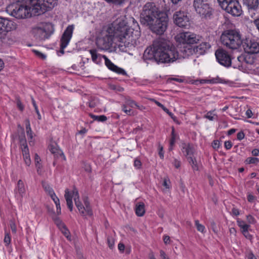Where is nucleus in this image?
Returning a JSON list of instances; mask_svg holds the SVG:
<instances>
[{
    "mask_svg": "<svg viewBox=\"0 0 259 259\" xmlns=\"http://www.w3.org/2000/svg\"><path fill=\"white\" fill-rule=\"evenodd\" d=\"M134 28L129 27L124 17L118 18L106 28L104 36L99 37L97 45L101 50L108 49L112 44V37L117 38L119 46L132 48L136 47L139 42L140 36V28L135 20L131 19Z\"/></svg>",
    "mask_w": 259,
    "mask_h": 259,
    "instance_id": "nucleus-1",
    "label": "nucleus"
},
{
    "mask_svg": "<svg viewBox=\"0 0 259 259\" xmlns=\"http://www.w3.org/2000/svg\"><path fill=\"white\" fill-rule=\"evenodd\" d=\"M141 22L148 26L151 31L162 34L167 27L168 18L166 13L160 11L153 3H147L140 14Z\"/></svg>",
    "mask_w": 259,
    "mask_h": 259,
    "instance_id": "nucleus-2",
    "label": "nucleus"
},
{
    "mask_svg": "<svg viewBox=\"0 0 259 259\" xmlns=\"http://www.w3.org/2000/svg\"><path fill=\"white\" fill-rule=\"evenodd\" d=\"M155 45L156 48L157 62H173L181 57L175 46L169 41L159 38L155 40Z\"/></svg>",
    "mask_w": 259,
    "mask_h": 259,
    "instance_id": "nucleus-3",
    "label": "nucleus"
},
{
    "mask_svg": "<svg viewBox=\"0 0 259 259\" xmlns=\"http://www.w3.org/2000/svg\"><path fill=\"white\" fill-rule=\"evenodd\" d=\"M64 197L66 201L67 206L70 211H72L73 209L72 198H73L76 206L82 215L91 216L93 214L88 199L84 198L83 199V204H82V203L79 201V194L76 189H74L72 191H69L68 189H66Z\"/></svg>",
    "mask_w": 259,
    "mask_h": 259,
    "instance_id": "nucleus-4",
    "label": "nucleus"
},
{
    "mask_svg": "<svg viewBox=\"0 0 259 259\" xmlns=\"http://www.w3.org/2000/svg\"><path fill=\"white\" fill-rule=\"evenodd\" d=\"M221 40L224 46L233 50L240 48L243 42L240 33L233 30L225 31L221 35Z\"/></svg>",
    "mask_w": 259,
    "mask_h": 259,
    "instance_id": "nucleus-5",
    "label": "nucleus"
},
{
    "mask_svg": "<svg viewBox=\"0 0 259 259\" xmlns=\"http://www.w3.org/2000/svg\"><path fill=\"white\" fill-rule=\"evenodd\" d=\"M11 15L17 19H24L31 16L32 6L29 0V5H24L20 3L13 4L8 7Z\"/></svg>",
    "mask_w": 259,
    "mask_h": 259,
    "instance_id": "nucleus-6",
    "label": "nucleus"
},
{
    "mask_svg": "<svg viewBox=\"0 0 259 259\" xmlns=\"http://www.w3.org/2000/svg\"><path fill=\"white\" fill-rule=\"evenodd\" d=\"M58 3V0H30L32 12L40 15L53 9Z\"/></svg>",
    "mask_w": 259,
    "mask_h": 259,
    "instance_id": "nucleus-7",
    "label": "nucleus"
},
{
    "mask_svg": "<svg viewBox=\"0 0 259 259\" xmlns=\"http://www.w3.org/2000/svg\"><path fill=\"white\" fill-rule=\"evenodd\" d=\"M32 32L36 39L44 40L53 33V27L50 23L41 22L32 28Z\"/></svg>",
    "mask_w": 259,
    "mask_h": 259,
    "instance_id": "nucleus-8",
    "label": "nucleus"
},
{
    "mask_svg": "<svg viewBox=\"0 0 259 259\" xmlns=\"http://www.w3.org/2000/svg\"><path fill=\"white\" fill-rule=\"evenodd\" d=\"M193 7L202 19H209L212 15V9L204 0H194Z\"/></svg>",
    "mask_w": 259,
    "mask_h": 259,
    "instance_id": "nucleus-9",
    "label": "nucleus"
},
{
    "mask_svg": "<svg viewBox=\"0 0 259 259\" xmlns=\"http://www.w3.org/2000/svg\"><path fill=\"white\" fill-rule=\"evenodd\" d=\"M210 48V45L209 43L206 42H202L199 45L193 48L191 46L185 47L181 50V52L183 53L182 57L185 58L193 54L203 55Z\"/></svg>",
    "mask_w": 259,
    "mask_h": 259,
    "instance_id": "nucleus-10",
    "label": "nucleus"
},
{
    "mask_svg": "<svg viewBox=\"0 0 259 259\" xmlns=\"http://www.w3.org/2000/svg\"><path fill=\"white\" fill-rule=\"evenodd\" d=\"M201 37L191 32H183L178 34L176 40L180 44H187L188 47L190 45L197 44L200 40Z\"/></svg>",
    "mask_w": 259,
    "mask_h": 259,
    "instance_id": "nucleus-11",
    "label": "nucleus"
},
{
    "mask_svg": "<svg viewBox=\"0 0 259 259\" xmlns=\"http://www.w3.org/2000/svg\"><path fill=\"white\" fill-rule=\"evenodd\" d=\"M215 56L218 63L221 65L229 67L232 65V58L230 54L223 49H218L215 53Z\"/></svg>",
    "mask_w": 259,
    "mask_h": 259,
    "instance_id": "nucleus-12",
    "label": "nucleus"
},
{
    "mask_svg": "<svg viewBox=\"0 0 259 259\" xmlns=\"http://www.w3.org/2000/svg\"><path fill=\"white\" fill-rule=\"evenodd\" d=\"M174 23L180 27L187 28L190 26V20L187 13L182 11L176 12L173 15Z\"/></svg>",
    "mask_w": 259,
    "mask_h": 259,
    "instance_id": "nucleus-13",
    "label": "nucleus"
},
{
    "mask_svg": "<svg viewBox=\"0 0 259 259\" xmlns=\"http://www.w3.org/2000/svg\"><path fill=\"white\" fill-rule=\"evenodd\" d=\"M74 29V25L73 24L69 25L63 33L60 40V52L62 54H64V49L67 47L70 42L72 37Z\"/></svg>",
    "mask_w": 259,
    "mask_h": 259,
    "instance_id": "nucleus-14",
    "label": "nucleus"
},
{
    "mask_svg": "<svg viewBox=\"0 0 259 259\" xmlns=\"http://www.w3.org/2000/svg\"><path fill=\"white\" fill-rule=\"evenodd\" d=\"M242 46L247 54H254L259 53V43L255 39L246 38L243 40Z\"/></svg>",
    "mask_w": 259,
    "mask_h": 259,
    "instance_id": "nucleus-15",
    "label": "nucleus"
},
{
    "mask_svg": "<svg viewBox=\"0 0 259 259\" xmlns=\"http://www.w3.org/2000/svg\"><path fill=\"white\" fill-rule=\"evenodd\" d=\"M156 48H155V41L152 45L148 47L144 51L143 58L145 62L148 61L157 62Z\"/></svg>",
    "mask_w": 259,
    "mask_h": 259,
    "instance_id": "nucleus-16",
    "label": "nucleus"
},
{
    "mask_svg": "<svg viewBox=\"0 0 259 259\" xmlns=\"http://www.w3.org/2000/svg\"><path fill=\"white\" fill-rule=\"evenodd\" d=\"M17 28L16 23L8 19L0 17V28L7 32L15 30Z\"/></svg>",
    "mask_w": 259,
    "mask_h": 259,
    "instance_id": "nucleus-17",
    "label": "nucleus"
},
{
    "mask_svg": "<svg viewBox=\"0 0 259 259\" xmlns=\"http://www.w3.org/2000/svg\"><path fill=\"white\" fill-rule=\"evenodd\" d=\"M226 12L234 17L240 16L243 12L241 6L237 0L231 5Z\"/></svg>",
    "mask_w": 259,
    "mask_h": 259,
    "instance_id": "nucleus-18",
    "label": "nucleus"
},
{
    "mask_svg": "<svg viewBox=\"0 0 259 259\" xmlns=\"http://www.w3.org/2000/svg\"><path fill=\"white\" fill-rule=\"evenodd\" d=\"M103 57L105 60V64L109 69L119 74H126V71L123 69L114 64L106 56H103Z\"/></svg>",
    "mask_w": 259,
    "mask_h": 259,
    "instance_id": "nucleus-19",
    "label": "nucleus"
},
{
    "mask_svg": "<svg viewBox=\"0 0 259 259\" xmlns=\"http://www.w3.org/2000/svg\"><path fill=\"white\" fill-rule=\"evenodd\" d=\"M15 195L18 198H22L25 196V188L24 183L22 180H19L15 189Z\"/></svg>",
    "mask_w": 259,
    "mask_h": 259,
    "instance_id": "nucleus-20",
    "label": "nucleus"
},
{
    "mask_svg": "<svg viewBox=\"0 0 259 259\" xmlns=\"http://www.w3.org/2000/svg\"><path fill=\"white\" fill-rule=\"evenodd\" d=\"M243 2L249 10L255 11L259 6L258 0H243Z\"/></svg>",
    "mask_w": 259,
    "mask_h": 259,
    "instance_id": "nucleus-21",
    "label": "nucleus"
},
{
    "mask_svg": "<svg viewBox=\"0 0 259 259\" xmlns=\"http://www.w3.org/2000/svg\"><path fill=\"white\" fill-rule=\"evenodd\" d=\"M49 149L55 156L58 157L59 156H60L63 157V159L65 160V155L56 144H51L49 146Z\"/></svg>",
    "mask_w": 259,
    "mask_h": 259,
    "instance_id": "nucleus-22",
    "label": "nucleus"
},
{
    "mask_svg": "<svg viewBox=\"0 0 259 259\" xmlns=\"http://www.w3.org/2000/svg\"><path fill=\"white\" fill-rule=\"evenodd\" d=\"M89 52L91 55L92 59L94 62L99 64L101 62L102 58H103V55L98 54L96 50H90Z\"/></svg>",
    "mask_w": 259,
    "mask_h": 259,
    "instance_id": "nucleus-23",
    "label": "nucleus"
},
{
    "mask_svg": "<svg viewBox=\"0 0 259 259\" xmlns=\"http://www.w3.org/2000/svg\"><path fill=\"white\" fill-rule=\"evenodd\" d=\"M136 214L139 217H142L145 213V204L143 202L137 203L135 207Z\"/></svg>",
    "mask_w": 259,
    "mask_h": 259,
    "instance_id": "nucleus-24",
    "label": "nucleus"
},
{
    "mask_svg": "<svg viewBox=\"0 0 259 259\" xmlns=\"http://www.w3.org/2000/svg\"><path fill=\"white\" fill-rule=\"evenodd\" d=\"M182 151L183 153L187 157L192 156L193 149L190 145L184 144L182 145Z\"/></svg>",
    "mask_w": 259,
    "mask_h": 259,
    "instance_id": "nucleus-25",
    "label": "nucleus"
},
{
    "mask_svg": "<svg viewBox=\"0 0 259 259\" xmlns=\"http://www.w3.org/2000/svg\"><path fill=\"white\" fill-rule=\"evenodd\" d=\"M7 31L4 29H0V41L7 44L8 45H12L13 44V40L9 41L7 38L9 39L10 37H7Z\"/></svg>",
    "mask_w": 259,
    "mask_h": 259,
    "instance_id": "nucleus-26",
    "label": "nucleus"
},
{
    "mask_svg": "<svg viewBox=\"0 0 259 259\" xmlns=\"http://www.w3.org/2000/svg\"><path fill=\"white\" fill-rule=\"evenodd\" d=\"M124 104L126 105L128 107L134 108L135 106L136 107L139 109L142 110L144 109V107L142 106H140L138 105L134 100L131 99H126Z\"/></svg>",
    "mask_w": 259,
    "mask_h": 259,
    "instance_id": "nucleus-27",
    "label": "nucleus"
},
{
    "mask_svg": "<svg viewBox=\"0 0 259 259\" xmlns=\"http://www.w3.org/2000/svg\"><path fill=\"white\" fill-rule=\"evenodd\" d=\"M246 59H249L248 55H240L237 57V61L239 63L236 65H233L234 68H237L244 65V60H246Z\"/></svg>",
    "mask_w": 259,
    "mask_h": 259,
    "instance_id": "nucleus-28",
    "label": "nucleus"
},
{
    "mask_svg": "<svg viewBox=\"0 0 259 259\" xmlns=\"http://www.w3.org/2000/svg\"><path fill=\"white\" fill-rule=\"evenodd\" d=\"M90 117L94 120H97L99 122H104L107 120V118L105 115H95L92 114H90Z\"/></svg>",
    "mask_w": 259,
    "mask_h": 259,
    "instance_id": "nucleus-29",
    "label": "nucleus"
},
{
    "mask_svg": "<svg viewBox=\"0 0 259 259\" xmlns=\"http://www.w3.org/2000/svg\"><path fill=\"white\" fill-rule=\"evenodd\" d=\"M188 160L189 162L192 166V168L194 170H198V166L197 165V162L194 158L193 156H189L188 157Z\"/></svg>",
    "mask_w": 259,
    "mask_h": 259,
    "instance_id": "nucleus-30",
    "label": "nucleus"
},
{
    "mask_svg": "<svg viewBox=\"0 0 259 259\" xmlns=\"http://www.w3.org/2000/svg\"><path fill=\"white\" fill-rule=\"evenodd\" d=\"M35 164L37 168V171L38 174H40V170L41 168V164L40 163L41 159L37 154H35L34 157Z\"/></svg>",
    "mask_w": 259,
    "mask_h": 259,
    "instance_id": "nucleus-31",
    "label": "nucleus"
},
{
    "mask_svg": "<svg viewBox=\"0 0 259 259\" xmlns=\"http://www.w3.org/2000/svg\"><path fill=\"white\" fill-rule=\"evenodd\" d=\"M237 223L238 226L240 228L241 231L246 228H249L250 225L246 224L244 221L239 219H237Z\"/></svg>",
    "mask_w": 259,
    "mask_h": 259,
    "instance_id": "nucleus-32",
    "label": "nucleus"
},
{
    "mask_svg": "<svg viewBox=\"0 0 259 259\" xmlns=\"http://www.w3.org/2000/svg\"><path fill=\"white\" fill-rule=\"evenodd\" d=\"M207 83H223L225 82V81H224V79H223L219 76H217L215 77H213L211 79H207Z\"/></svg>",
    "mask_w": 259,
    "mask_h": 259,
    "instance_id": "nucleus-33",
    "label": "nucleus"
},
{
    "mask_svg": "<svg viewBox=\"0 0 259 259\" xmlns=\"http://www.w3.org/2000/svg\"><path fill=\"white\" fill-rule=\"evenodd\" d=\"M259 162V159L256 157H249L245 160L246 164H257Z\"/></svg>",
    "mask_w": 259,
    "mask_h": 259,
    "instance_id": "nucleus-34",
    "label": "nucleus"
},
{
    "mask_svg": "<svg viewBox=\"0 0 259 259\" xmlns=\"http://www.w3.org/2000/svg\"><path fill=\"white\" fill-rule=\"evenodd\" d=\"M21 149L23 156L29 155V149L25 141L21 143Z\"/></svg>",
    "mask_w": 259,
    "mask_h": 259,
    "instance_id": "nucleus-35",
    "label": "nucleus"
},
{
    "mask_svg": "<svg viewBox=\"0 0 259 259\" xmlns=\"http://www.w3.org/2000/svg\"><path fill=\"white\" fill-rule=\"evenodd\" d=\"M43 187L46 191V192L49 195V196H51L53 194H54L55 193L53 189H52V188H51L50 187V185H49L48 184H43Z\"/></svg>",
    "mask_w": 259,
    "mask_h": 259,
    "instance_id": "nucleus-36",
    "label": "nucleus"
},
{
    "mask_svg": "<svg viewBox=\"0 0 259 259\" xmlns=\"http://www.w3.org/2000/svg\"><path fill=\"white\" fill-rule=\"evenodd\" d=\"M53 219L55 221V224L59 228V229H62V228L65 226L64 223L59 218L55 217L53 218Z\"/></svg>",
    "mask_w": 259,
    "mask_h": 259,
    "instance_id": "nucleus-37",
    "label": "nucleus"
},
{
    "mask_svg": "<svg viewBox=\"0 0 259 259\" xmlns=\"http://www.w3.org/2000/svg\"><path fill=\"white\" fill-rule=\"evenodd\" d=\"M176 137H177V135H176V134H175L174 128H173L172 130V132H171V140L170 141V148H169L170 150L172 149V147L174 145L175 141H176Z\"/></svg>",
    "mask_w": 259,
    "mask_h": 259,
    "instance_id": "nucleus-38",
    "label": "nucleus"
},
{
    "mask_svg": "<svg viewBox=\"0 0 259 259\" xmlns=\"http://www.w3.org/2000/svg\"><path fill=\"white\" fill-rule=\"evenodd\" d=\"M195 224L198 231L202 233L205 231V227L203 225L200 224L198 220H196L195 221Z\"/></svg>",
    "mask_w": 259,
    "mask_h": 259,
    "instance_id": "nucleus-39",
    "label": "nucleus"
},
{
    "mask_svg": "<svg viewBox=\"0 0 259 259\" xmlns=\"http://www.w3.org/2000/svg\"><path fill=\"white\" fill-rule=\"evenodd\" d=\"M60 230L62 231V233L69 240H71V236H70L69 232L68 230L66 228L65 226L62 228V229Z\"/></svg>",
    "mask_w": 259,
    "mask_h": 259,
    "instance_id": "nucleus-40",
    "label": "nucleus"
},
{
    "mask_svg": "<svg viewBox=\"0 0 259 259\" xmlns=\"http://www.w3.org/2000/svg\"><path fill=\"white\" fill-rule=\"evenodd\" d=\"M122 109L123 111L127 115H131L133 114L132 110L130 108L128 109V106L125 104L122 106Z\"/></svg>",
    "mask_w": 259,
    "mask_h": 259,
    "instance_id": "nucleus-41",
    "label": "nucleus"
},
{
    "mask_svg": "<svg viewBox=\"0 0 259 259\" xmlns=\"http://www.w3.org/2000/svg\"><path fill=\"white\" fill-rule=\"evenodd\" d=\"M11 238L10 234L9 233H6L5 238L4 239V243L5 244V245L6 246H8L11 243Z\"/></svg>",
    "mask_w": 259,
    "mask_h": 259,
    "instance_id": "nucleus-42",
    "label": "nucleus"
},
{
    "mask_svg": "<svg viewBox=\"0 0 259 259\" xmlns=\"http://www.w3.org/2000/svg\"><path fill=\"white\" fill-rule=\"evenodd\" d=\"M246 220L248 224H254L256 222L255 218L251 214L246 215Z\"/></svg>",
    "mask_w": 259,
    "mask_h": 259,
    "instance_id": "nucleus-43",
    "label": "nucleus"
},
{
    "mask_svg": "<svg viewBox=\"0 0 259 259\" xmlns=\"http://www.w3.org/2000/svg\"><path fill=\"white\" fill-rule=\"evenodd\" d=\"M216 116L215 114H214L213 111L208 112L205 115V117L210 121H212L214 119V116Z\"/></svg>",
    "mask_w": 259,
    "mask_h": 259,
    "instance_id": "nucleus-44",
    "label": "nucleus"
},
{
    "mask_svg": "<svg viewBox=\"0 0 259 259\" xmlns=\"http://www.w3.org/2000/svg\"><path fill=\"white\" fill-rule=\"evenodd\" d=\"M249 228H246L241 231L242 234L248 239L251 240L252 239V236L248 232Z\"/></svg>",
    "mask_w": 259,
    "mask_h": 259,
    "instance_id": "nucleus-45",
    "label": "nucleus"
},
{
    "mask_svg": "<svg viewBox=\"0 0 259 259\" xmlns=\"http://www.w3.org/2000/svg\"><path fill=\"white\" fill-rule=\"evenodd\" d=\"M170 180L168 179L164 178L163 182V186L165 187V190L170 188Z\"/></svg>",
    "mask_w": 259,
    "mask_h": 259,
    "instance_id": "nucleus-46",
    "label": "nucleus"
},
{
    "mask_svg": "<svg viewBox=\"0 0 259 259\" xmlns=\"http://www.w3.org/2000/svg\"><path fill=\"white\" fill-rule=\"evenodd\" d=\"M107 242L108 246L110 248H112L114 245V240L112 237H108Z\"/></svg>",
    "mask_w": 259,
    "mask_h": 259,
    "instance_id": "nucleus-47",
    "label": "nucleus"
},
{
    "mask_svg": "<svg viewBox=\"0 0 259 259\" xmlns=\"http://www.w3.org/2000/svg\"><path fill=\"white\" fill-rule=\"evenodd\" d=\"M23 159L26 165L29 166L31 164V161L30 157V155L23 156Z\"/></svg>",
    "mask_w": 259,
    "mask_h": 259,
    "instance_id": "nucleus-48",
    "label": "nucleus"
},
{
    "mask_svg": "<svg viewBox=\"0 0 259 259\" xmlns=\"http://www.w3.org/2000/svg\"><path fill=\"white\" fill-rule=\"evenodd\" d=\"M220 146V143L219 140H214L212 143V147L213 149L217 150Z\"/></svg>",
    "mask_w": 259,
    "mask_h": 259,
    "instance_id": "nucleus-49",
    "label": "nucleus"
},
{
    "mask_svg": "<svg viewBox=\"0 0 259 259\" xmlns=\"http://www.w3.org/2000/svg\"><path fill=\"white\" fill-rule=\"evenodd\" d=\"M52 199L53 200L55 204H57L58 203H60V200L58 198V197L56 195L55 193L53 194L52 195L50 196Z\"/></svg>",
    "mask_w": 259,
    "mask_h": 259,
    "instance_id": "nucleus-50",
    "label": "nucleus"
},
{
    "mask_svg": "<svg viewBox=\"0 0 259 259\" xmlns=\"http://www.w3.org/2000/svg\"><path fill=\"white\" fill-rule=\"evenodd\" d=\"M34 52L35 54L39 58L45 59L46 58V56L44 55V54L41 53V52H39L38 51L34 50Z\"/></svg>",
    "mask_w": 259,
    "mask_h": 259,
    "instance_id": "nucleus-51",
    "label": "nucleus"
},
{
    "mask_svg": "<svg viewBox=\"0 0 259 259\" xmlns=\"http://www.w3.org/2000/svg\"><path fill=\"white\" fill-rule=\"evenodd\" d=\"M10 227L11 230L13 233H16L17 231L16 225L14 222H11L10 223Z\"/></svg>",
    "mask_w": 259,
    "mask_h": 259,
    "instance_id": "nucleus-52",
    "label": "nucleus"
},
{
    "mask_svg": "<svg viewBox=\"0 0 259 259\" xmlns=\"http://www.w3.org/2000/svg\"><path fill=\"white\" fill-rule=\"evenodd\" d=\"M160 256L161 259H170L166 254L165 252L162 250L160 251Z\"/></svg>",
    "mask_w": 259,
    "mask_h": 259,
    "instance_id": "nucleus-53",
    "label": "nucleus"
},
{
    "mask_svg": "<svg viewBox=\"0 0 259 259\" xmlns=\"http://www.w3.org/2000/svg\"><path fill=\"white\" fill-rule=\"evenodd\" d=\"M141 161L138 159H135L134 161V166L136 168L139 169L141 167Z\"/></svg>",
    "mask_w": 259,
    "mask_h": 259,
    "instance_id": "nucleus-54",
    "label": "nucleus"
},
{
    "mask_svg": "<svg viewBox=\"0 0 259 259\" xmlns=\"http://www.w3.org/2000/svg\"><path fill=\"white\" fill-rule=\"evenodd\" d=\"M245 135L243 132H239L237 135V138L238 140H242L244 139Z\"/></svg>",
    "mask_w": 259,
    "mask_h": 259,
    "instance_id": "nucleus-55",
    "label": "nucleus"
},
{
    "mask_svg": "<svg viewBox=\"0 0 259 259\" xmlns=\"http://www.w3.org/2000/svg\"><path fill=\"white\" fill-rule=\"evenodd\" d=\"M224 146L226 149L229 150L231 148L232 144L230 141H227L225 142Z\"/></svg>",
    "mask_w": 259,
    "mask_h": 259,
    "instance_id": "nucleus-56",
    "label": "nucleus"
},
{
    "mask_svg": "<svg viewBox=\"0 0 259 259\" xmlns=\"http://www.w3.org/2000/svg\"><path fill=\"white\" fill-rule=\"evenodd\" d=\"M17 106L19 109L21 111H23L24 109V106L22 105V103L19 100L17 101Z\"/></svg>",
    "mask_w": 259,
    "mask_h": 259,
    "instance_id": "nucleus-57",
    "label": "nucleus"
},
{
    "mask_svg": "<svg viewBox=\"0 0 259 259\" xmlns=\"http://www.w3.org/2000/svg\"><path fill=\"white\" fill-rule=\"evenodd\" d=\"M232 213L233 215H235L236 216L239 215L240 214L239 210L235 207L232 208Z\"/></svg>",
    "mask_w": 259,
    "mask_h": 259,
    "instance_id": "nucleus-58",
    "label": "nucleus"
},
{
    "mask_svg": "<svg viewBox=\"0 0 259 259\" xmlns=\"http://www.w3.org/2000/svg\"><path fill=\"white\" fill-rule=\"evenodd\" d=\"M253 59L249 56V59H246V60H244V65L246 64H251L253 63Z\"/></svg>",
    "mask_w": 259,
    "mask_h": 259,
    "instance_id": "nucleus-59",
    "label": "nucleus"
},
{
    "mask_svg": "<svg viewBox=\"0 0 259 259\" xmlns=\"http://www.w3.org/2000/svg\"><path fill=\"white\" fill-rule=\"evenodd\" d=\"M173 165H174V166L176 168H179L180 167L181 162L178 160L175 159L174 162H173Z\"/></svg>",
    "mask_w": 259,
    "mask_h": 259,
    "instance_id": "nucleus-60",
    "label": "nucleus"
},
{
    "mask_svg": "<svg viewBox=\"0 0 259 259\" xmlns=\"http://www.w3.org/2000/svg\"><path fill=\"white\" fill-rule=\"evenodd\" d=\"M163 241L165 244H169L170 242V238L167 235L163 236Z\"/></svg>",
    "mask_w": 259,
    "mask_h": 259,
    "instance_id": "nucleus-61",
    "label": "nucleus"
},
{
    "mask_svg": "<svg viewBox=\"0 0 259 259\" xmlns=\"http://www.w3.org/2000/svg\"><path fill=\"white\" fill-rule=\"evenodd\" d=\"M26 133H29V132L32 131L30 127V122L28 120L26 122Z\"/></svg>",
    "mask_w": 259,
    "mask_h": 259,
    "instance_id": "nucleus-62",
    "label": "nucleus"
},
{
    "mask_svg": "<svg viewBox=\"0 0 259 259\" xmlns=\"http://www.w3.org/2000/svg\"><path fill=\"white\" fill-rule=\"evenodd\" d=\"M245 115L248 118H251L252 116V112L250 109H247L246 111Z\"/></svg>",
    "mask_w": 259,
    "mask_h": 259,
    "instance_id": "nucleus-63",
    "label": "nucleus"
},
{
    "mask_svg": "<svg viewBox=\"0 0 259 259\" xmlns=\"http://www.w3.org/2000/svg\"><path fill=\"white\" fill-rule=\"evenodd\" d=\"M247 259H256L253 253H249L246 255Z\"/></svg>",
    "mask_w": 259,
    "mask_h": 259,
    "instance_id": "nucleus-64",
    "label": "nucleus"
}]
</instances>
